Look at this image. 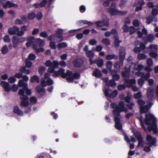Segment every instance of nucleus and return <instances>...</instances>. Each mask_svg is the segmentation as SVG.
Returning <instances> with one entry per match:
<instances>
[{"label":"nucleus","mask_w":158,"mask_h":158,"mask_svg":"<svg viewBox=\"0 0 158 158\" xmlns=\"http://www.w3.org/2000/svg\"><path fill=\"white\" fill-rule=\"evenodd\" d=\"M3 40L5 42H10V41L9 36L8 35H5L3 37Z\"/></svg>","instance_id":"obj_54"},{"label":"nucleus","mask_w":158,"mask_h":158,"mask_svg":"<svg viewBox=\"0 0 158 158\" xmlns=\"http://www.w3.org/2000/svg\"><path fill=\"white\" fill-rule=\"evenodd\" d=\"M35 56L34 54L31 53L28 56V58L27 59H28V60H35Z\"/></svg>","instance_id":"obj_57"},{"label":"nucleus","mask_w":158,"mask_h":158,"mask_svg":"<svg viewBox=\"0 0 158 158\" xmlns=\"http://www.w3.org/2000/svg\"><path fill=\"white\" fill-rule=\"evenodd\" d=\"M140 112L141 113H146L147 112L148 107V106L145 105L143 107H140Z\"/></svg>","instance_id":"obj_34"},{"label":"nucleus","mask_w":158,"mask_h":158,"mask_svg":"<svg viewBox=\"0 0 158 158\" xmlns=\"http://www.w3.org/2000/svg\"><path fill=\"white\" fill-rule=\"evenodd\" d=\"M13 112L14 113L19 116H23V111L17 106H14Z\"/></svg>","instance_id":"obj_21"},{"label":"nucleus","mask_w":158,"mask_h":158,"mask_svg":"<svg viewBox=\"0 0 158 158\" xmlns=\"http://www.w3.org/2000/svg\"><path fill=\"white\" fill-rule=\"evenodd\" d=\"M154 89L153 87L148 88L147 92V94L148 98L150 99L152 98L153 95Z\"/></svg>","instance_id":"obj_19"},{"label":"nucleus","mask_w":158,"mask_h":158,"mask_svg":"<svg viewBox=\"0 0 158 158\" xmlns=\"http://www.w3.org/2000/svg\"><path fill=\"white\" fill-rule=\"evenodd\" d=\"M111 34L114 35L115 37L117 36V33L115 29L112 30L111 31H107L105 33V35L106 37H109Z\"/></svg>","instance_id":"obj_26"},{"label":"nucleus","mask_w":158,"mask_h":158,"mask_svg":"<svg viewBox=\"0 0 158 158\" xmlns=\"http://www.w3.org/2000/svg\"><path fill=\"white\" fill-rule=\"evenodd\" d=\"M107 11L111 15H123L126 14V11H121L118 10L116 8V4L114 2L112 3L109 8L107 9Z\"/></svg>","instance_id":"obj_4"},{"label":"nucleus","mask_w":158,"mask_h":158,"mask_svg":"<svg viewBox=\"0 0 158 158\" xmlns=\"http://www.w3.org/2000/svg\"><path fill=\"white\" fill-rule=\"evenodd\" d=\"M35 17V14L34 12H32L29 14L28 15V18L30 20H32Z\"/></svg>","instance_id":"obj_58"},{"label":"nucleus","mask_w":158,"mask_h":158,"mask_svg":"<svg viewBox=\"0 0 158 158\" xmlns=\"http://www.w3.org/2000/svg\"><path fill=\"white\" fill-rule=\"evenodd\" d=\"M156 52H157L151 51L149 53V55L150 56L153 58L156 59L158 55Z\"/></svg>","instance_id":"obj_44"},{"label":"nucleus","mask_w":158,"mask_h":158,"mask_svg":"<svg viewBox=\"0 0 158 158\" xmlns=\"http://www.w3.org/2000/svg\"><path fill=\"white\" fill-rule=\"evenodd\" d=\"M85 54L87 56L89 57V58H93L94 55V53L91 50L87 51L85 52Z\"/></svg>","instance_id":"obj_35"},{"label":"nucleus","mask_w":158,"mask_h":158,"mask_svg":"<svg viewBox=\"0 0 158 158\" xmlns=\"http://www.w3.org/2000/svg\"><path fill=\"white\" fill-rule=\"evenodd\" d=\"M109 85L107 86H110L111 87H114L116 85V83L114 80H111L109 81Z\"/></svg>","instance_id":"obj_51"},{"label":"nucleus","mask_w":158,"mask_h":158,"mask_svg":"<svg viewBox=\"0 0 158 158\" xmlns=\"http://www.w3.org/2000/svg\"><path fill=\"white\" fill-rule=\"evenodd\" d=\"M46 69V68L42 66L39 67V73L41 75H42L43 73L45 71Z\"/></svg>","instance_id":"obj_56"},{"label":"nucleus","mask_w":158,"mask_h":158,"mask_svg":"<svg viewBox=\"0 0 158 158\" xmlns=\"http://www.w3.org/2000/svg\"><path fill=\"white\" fill-rule=\"evenodd\" d=\"M156 139H146L147 141V145H148L151 147L152 146L154 147L156 146L157 145L156 144Z\"/></svg>","instance_id":"obj_17"},{"label":"nucleus","mask_w":158,"mask_h":158,"mask_svg":"<svg viewBox=\"0 0 158 158\" xmlns=\"http://www.w3.org/2000/svg\"><path fill=\"white\" fill-rule=\"evenodd\" d=\"M18 85L20 87H23V89H22L23 90L24 94L25 91L27 94L29 95L31 94V90L27 88V83H24L23 80H20L19 81Z\"/></svg>","instance_id":"obj_10"},{"label":"nucleus","mask_w":158,"mask_h":158,"mask_svg":"<svg viewBox=\"0 0 158 158\" xmlns=\"http://www.w3.org/2000/svg\"><path fill=\"white\" fill-rule=\"evenodd\" d=\"M114 71L113 70L110 71L111 75H112V78L114 81H118L120 78L119 75L117 74H113V72Z\"/></svg>","instance_id":"obj_33"},{"label":"nucleus","mask_w":158,"mask_h":158,"mask_svg":"<svg viewBox=\"0 0 158 158\" xmlns=\"http://www.w3.org/2000/svg\"><path fill=\"white\" fill-rule=\"evenodd\" d=\"M149 48L151 51L158 52V45L156 44H152L150 45Z\"/></svg>","instance_id":"obj_30"},{"label":"nucleus","mask_w":158,"mask_h":158,"mask_svg":"<svg viewBox=\"0 0 158 158\" xmlns=\"http://www.w3.org/2000/svg\"><path fill=\"white\" fill-rule=\"evenodd\" d=\"M3 54H6L8 51V49L7 46L5 45L3 46L1 50Z\"/></svg>","instance_id":"obj_43"},{"label":"nucleus","mask_w":158,"mask_h":158,"mask_svg":"<svg viewBox=\"0 0 158 158\" xmlns=\"http://www.w3.org/2000/svg\"><path fill=\"white\" fill-rule=\"evenodd\" d=\"M36 91L40 94L42 95L45 92V90L43 88H41L40 86L37 87L36 88Z\"/></svg>","instance_id":"obj_32"},{"label":"nucleus","mask_w":158,"mask_h":158,"mask_svg":"<svg viewBox=\"0 0 158 158\" xmlns=\"http://www.w3.org/2000/svg\"><path fill=\"white\" fill-rule=\"evenodd\" d=\"M122 77H124L125 82L124 85H120L118 86V90H121L125 88V85L128 87H131L132 85L135 84L136 81L135 79L130 80L127 79L129 77V73L127 71L122 72Z\"/></svg>","instance_id":"obj_3"},{"label":"nucleus","mask_w":158,"mask_h":158,"mask_svg":"<svg viewBox=\"0 0 158 158\" xmlns=\"http://www.w3.org/2000/svg\"><path fill=\"white\" fill-rule=\"evenodd\" d=\"M97 43V41L95 39H92L90 40L89 42V44L91 45H94L96 44Z\"/></svg>","instance_id":"obj_60"},{"label":"nucleus","mask_w":158,"mask_h":158,"mask_svg":"<svg viewBox=\"0 0 158 158\" xmlns=\"http://www.w3.org/2000/svg\"><path fill=\"white\" fill-rule=\"evenodd\" d=\"M135 74L143 78L145 80H147L150 77V73H148L145 74L144 73L139 71L135 73Z\"/></svg>","instance_id":"obj_13"},{"label":"nucleus","mask_w":158,"mask_h":158,"mask_svg":"<svg viewBox=\"0 0 158 158\" xmlns=\"http://www.w3.org/2000/svg\"><path fill=\"white\" fill-rule=\"evenodd\" d=\"M48 39L55 42H59L62 41L63 39L62 35H58L57 34H52L49 36Z\"/></svg>","instance_id":"obj_11"},{"label":"nucleus","mask_w":158,"mask_h":158,"mask_svg":"<svg viewBox=\"0 0 158 158\" xmlns=\"http://www.w3.org/2000/svg\"><path fill=\"white\" fill-rule=\"evenodd\" d=\"M25 61H26V66L28 68H30L32 65V62L30 61L29 60H28V59H26Z\"/></svg>","instance_id":"obj_50"},{"label":"nucleus","mask_w":158,"mask_h":158,"mask_svg":"<svg viewBox=\"0 0 158 158\" xmlns=\"http://www.w3.org/2000/svg\"><path fill=\"white\" fill-rule=\"evenodd\" d=\"M157 121L156 119L152 114H149L146 115L144 122L146 125H149L148 128V130L149 131L152 130L155 133H158L157 126L155 123Z\"/></svg>","instance_id":"obj_2"},{"label":"nucleus","mask_w":158,"mask_h":158,"mask_svg":"<svg viewBox=\"0 0 158 158\" xmlns=\"http://www.w3.org/2000/svg\"><path fill=\"white\" fill-rule=\"evenodd\" d=\"M114 44L115 47L118 48L119 46V43L120 41L119 40L118 37L117 36L114 37Z\"/></svg>","instance_id":"obj_38"},{"label":"nucleus","mask_w":158,"mask_h":158,"mask_svg":"<svg viewBox=\"0 0 158 158\" xmlns=\"http://www.w3.org/2000/svg\"><path fill=\"white\" fill-rule=\"evenodd\" d=\"M124 102L123 101H120L118 103L115 109L113 110V114L115 116H120V113L123 112L127 113L128 110L124 106Z\"/></svg>","instance_id":"obj_5"},{"label":"nucleus","mask_w":158,"mask_h":158,"mask_svg":"<svg viewBox=\"0 0 158 158\" xmlns=\"http://www.w3.org/2000/svg\"><path fill=\"white\" fill-rule=\"evenodd\" d=\"M141 93L139 92L134 94V97L135 98L137 99L142 97Z\"/></svg>","instance_id":"obj_61"},{"label":"nucleus","mask_w":158,"mask_h":158,"mask_svg":"<svg viewBox=\"0 0 158 158\" xmlns=\"http://www.w3.org/2000/svg\"><path fill=\"white\" fill-rule=\"evenodd\" d=\"M27 40L28 42L26 43V45L27 47H28L31 46H32L33 48L37 52H43L44 49L42 48H37L34 45L35 40L34 38L33 37L29 36L27 38Z\"/></svg>","instance_id":"obj_6"},{"label":"nucleus","mask_w":158,"mask_h":158,"mask_svg":"<svg viewBox=\"0 0 158 158\" xmlns=\"http://www.w3.org/2000/svg\"><path fill=\"white\" fill-rule=\"evenodd\" d=\"M16 80L15 77H11L8 79V81L10 83H13L16 81Z\"/></svg>","instance_id":"obj_64"},{"label":"nucleus","mask_w":158,"mask_h":158,"mask_svg":"<svg viewBox=\"0 0 158 158\" xmlns=\"http://www.w3.org/2000/svg\"><path fill=\"white\" fill-rule=\"evenodd\" d=\"M134 133L136 138H141V135L139 132L136 130H134Z\"/></svg>","instance_id":"obj_46"},{"label":"nucleus","mask_w":158,"mask_h":158,"mask_svg":"<svg viewBox=\"0 0 158 158\" xmlns=\"http://www.w3.org/2000/svg\"><path fill=\"white\" fill-rule=\"evenodd\" d=\"M83 60L80 59H76L73 62L74 65L76 67H79L82 65Z\"/></svg>","instance_id":"obj_23"},{"label":"nucleus","mask_w":158,"mask_h":158,"mask_svg":"<svg viewBox=\"0 0 158 158\" xmlns=\"http://www.w3.org/2000/svg\"><path fill=\"white\" fill-rule=\"evenodd\" d=\"M27 30V27L26 26H24L21 27L20 28V31L19 30L18 33V36H22L24 34L25 31Z\"/></svg>","instance_id":"obj_24"},{"label":"nucleus","mask_w":158,"mask_h":158,"mask_svg":"<svg viewBox=\"0 0 158 158\" xmlns=\"http://www.w3.org/2000/svg\"><path fill=\"white\" fill-rule=\"evenodd\" d=\"M138 141L137 147L143 148L145 145H147V143L143 140V139H137Z\"/></svg>","instance_id":"obj_25"},{"label":"nucleus","mask_w":158,"mask_h":158,"mask_svg":"<svg viewBox=\"0 0 158 158\" xmlns=\"http://www.w3.org/2000/svg\"><path fill=\"white\" fill-rule=\"evenodd\" d=\"M144 3V2L143 1L140 2L139 1L138 2L137 5H135L137 6L135 9V11H137L139 10H141L142 8V6Z\"/></svg>","instance_id":"obj_29"},{"label":"nucleus","mask_w":158,"mask_h":158,"mask_svg":"<svg viewBox=\"0 0 158 158\" xmlns=\"http://www.w3.org/2000/svg\"><path fill=\"white\" fill-rule=\"evenodd\" d=\"M104 61L102 59L98 58L96 60V64L98 67H101L103 65Z\"/></svg>","instance_id":"obj_36"},{"label":"nucleus","mask_w":158,"mask_h":158,"mask_svg":"<svg viewBox=\"0 0 158 158\" xmlns=\"http://www.w3.org/2000/svg\"><path fill=\"white\" fill-rule=\"evenodd\" d=\"M117 94H118L117 91L116 90H114L110 95V96L111 98H114L117 96Z\"/></svg>","instance_id":"obj_63"},{"label":"nucleus","mask_w":158,"mask_h":158,"mask_svg":"<svg viewBox=\"0 0 158 158\" xmlns=\"http://www.w3.org/2000/svg\"><path fill=\"white\" fill-rule=\"evenodd\" d=\"M102 42L106 45H109L110 44V40L108 38L103 39L102 40Z\"/></svg>","instance_id":"obj_47"},{"label":"nucleus","mask_w":158,"mask_h":158,"mask_svg":"<svg viewBox=\"0 0 158 158\" xmlns=\"http://www.w3.org/2000/svg\"><path fill=\"white\" fill-rule=\"evenodd\" d=\"M119 117L115 116L114 118V120L115 123V128L118 130H120L122 129V126L121 123V121Z\"/></svg>","instance_id":"obj_14"},{"label":"nucleus","mask_w":158,"mask_h":158,"mask_svg":"<svg viewBox=\"0 0 158 158\" xmlns=\"http://www.w3.org/2000/svg\"><path fill=\"white\" fill-rule=\"evenodd\" d=\"M136 64H135L133 63H131V64H130V66H129V71H126H126H127L129 73V71L130 70H131V69H132V70H135V69H136Z\"/></svg>","instance_id":"obj_41"},{"label":"nucleus","mask_w":158,"mask_h":158,"mask_svg":"<svg viewBox=\"0 0 158 158\" xmlns=\"http://www.w3.org/2000/svg\"><path fill=\"white\" fill-rule=\"evenodd\" d=\"M25 38L24 37L19 38L17 36H14L12 38V43L13 46L14 48H16L18 47L20 44L25 40Z\"/></svg>","instance_id":"obj_9"},{"label":"nucleus","mask_w":158,"mask_h":158,"mask_svg":"<svg viewBox=\"0 0 158 158\" xmlns=\"http://www.w3.org/2000/svg\"><path fill=\"white\" fill-rule=\"evenodd\" d=\"M113 64L112 62L111 61H108L106 64V66L107 69L109 71H112L111 70L112 66Z\"/></svg>","instance_id":"obj_40"},{"label":"nucleus","mask_w":158,"mask_h":158,"mask_svg":"<svg viewBox=\"0 0 158 158\" xmlns=\"http://www.w3.org/2000/svg\"><path fill=\"white\" fill-rule=\"evenodd\" d=\"M139 60H142L145 59L146 56L144 54L139 53L137 56Z\"/></svg>","instance_id":"obj_45"},{"label":"nucleus","mask_w":158,"mask_h":158,"mask_svg":"<svg viewBox=\"0 0 158 158\" xmlns=\"http://www.w3.org/2000/svg\"><path fill=\"white\" fill-rule=\"evenodd\" d=\"M59 63L57 61L54 60L52 62V67L55 69L58 68Z\"/></svg>","instance_id":"obj_48"},{"label":"nucleus","mask_w":158,"mask_h":158,"mask_svg":"<svg viewBox=\"0 0 158 158\" xmlns=\"http://www.w3.org/2000/svg\"><path fill=\"white\" fill-rule=\"evenodd\" d=\"M147 63L148 66H152L153 64L152 60L151 58H148L147 59Z\"/></svg>","instance_id":"obj_55"},{"label":"nucleus","mask_w":158,"mask_h":158,"mask_svg":"<svg viewBox=\"0 0 158 158\" xmlns=\"http://www.w3.org/2000/svg\"><path fill=\"white\" fill-rule=\"evenodd\" d=\"M30 81L31 82L33 83L35 81H36L37 83H39L40 82L39 78L38 76L34 75L33 77H31Z\"/></svg>","instance_id":"obj_37"},{"label":"nucleus","mask_w":158,"mask_h":158,"mask_svg":"<svg viewBox=\"0 0 158 158\" xmlns=\"http://www.w3.org/2000/svg\"><path fill=\"white\" fill-rule=\"evenodd\" d=\"M67 44L65 43H62L57 45V48L59 50H60L62 48L66 47Z\"/></svg>","instance_id":"obj_42"},{"label":"nucleus","mask_w":158,"mask_h":158,"mask_svg":"<svg viewBox=\"0 0 158 158\" xmlns=\"http://www.w3.org/2000/svg\"><path fill=\"white\" fill-rule=\"evenodd\" d=\"M123 60H120L119 61H117L115 62L114 64V68L116 69L114 70L115 72L119 71L121 67L123 65Z\"/></svg>","instance_id":"obj_15"},{"label":"nucleus","mask_w":158,"mask_h":158,"mask_svg":"<svg viewBox=\"0 0 158 158\" xmlns=\"http://www.w3.org/2000/svg\"><path fill=\"white\" fill-rule=\"evenodd\" d=\"M125 56V48L123 47H121L120 48L119 57V59L120 60L124 61Z\"/></svg>","instance_id":"obj_20"},{"label":"nucleus","mask_w":158,"mask_h":158,"mask_svg":"<svg viewBox=\"0 0 158 158\" xmlns=\"http://www.w3.org/2000/svg\"><path fill=\"white\" fill-rule=\"evenodd\" d=\"M50 74L48 73H46L44 76V79L46 80L47 84L51 85L53 84V81L49 78Z\"/></svg>","instance_id":"obj_18"},{"label":"nucleus","mask_w":158,"mask_h":158,"mask_svg":"<svg viewBox=\"0 0 158 158\" xmlns=\"http://www.w3.org/2000/svg\"><path fill=\"white\" fill-rule=\"evenodd\" d=\"M154 39V35L152 34H149L147 37V40L149 42H152Z\"/></svg>","instance_id":"obj_52"},{"label":"nucleus","mask_w":158,"mask_h":158,"mask_svg":"<svg viewBox=\"0 0 158 158\" xmlns=\"http://www.w3.org/2000/svg\"><path fill=\"white\" fill-rule=\"evenodd\" d=\"M93 74L94 76L97 78L100 77L101 76V72L98 69H95L94 71Z\"/></svg>","instance_id":"obj_31"},{"label":"nucleus","mask_w":158,"mask_h":158,"mask_svg":"<svg viewBox=\"0 0 158 158\" xmlns=\"http://www.w3.org/2000/svg\"><path fill=\"white\" fill-rule=\"evenodd\" d=\"M127 0H121L119 6L121 8L123 7L126 5Z\"/></svg>","instance_id":"obj_59"},{"label":"nucleus","mask_w":158,"mask_h":158,"mask_svg":"<svg viewBox=\"0 0 158 158\" xmlns=\"http://www.w3.org/2000/svg\"><path fill=\"white\" fill-rule=\"evenodd\" d=\"M19 94L21 95L20 98L22 100L21 105L24 107L27 106L29 105V102L28 101V98L26 96L24 95V91L22 89H19Z\"/></svg>","instance_id":"obj_7"},{"label":"nucleus","mask_w":158,"mask_h":158,"mask_svg":"<svg viewBox=\"0 0 158 158\" xmlns=\"http://www.w3.org/2000/svg\"><path fill=\"white\" fill-rule=\"evenodd\" d=\"M55 69L52 67H49L48 69V72L49 73H53L54 76H61L63 78L67 77V81L68 82H72L74 79H77L79 78L80 75L78 73H75L72 74V72L69 70H67L65 74L64 73V70L61 69L58 71H55Z\"/></svg>","instance_id":"obj_1"},{"label":"nucleus","mask_w":158,"mask_h":158,"mask_svg":"<svg viewBox=\"0 0 158 158\" xmlns=\"http://www.w3.org/2000/svg\"><path fill=\"white\" fill-rule=\"evenodd\" d=\"M1 85L5 89L6 91L9 92L10 91L11 89L8 82L4 81H2L1 83Z\"/></svg>","instance_id":"obj_16"},{"label":"nucleus","mask_w":158,"mask_h":158,"mask_svg":"<svg viewBox=\"0 0 158 158\" xmlns=\"http://www.w3.org/2000/svg\"><path fill=\"white\" fill-rule=\"evenodd\" d=\"M131 97V94L128 93L127 94V96L125 98V102L127 103L130 102Z\"/></svg>","instance_id":"obj_49"},{"label":"nucleus","mask_w":158,"mask_h":158,"mask_svg":"<svg viewBox=\"0 0 158 158\" xmlns=\"http://www.w3.org/2000/svg\"><path fill=\"white\" fill-rule=\"evenodd\" d=\"M17 5L15 4L10 1H8L6 4L3 6V7L5 8H6L7 7L10 8L12 7H17Z\"/></svg>","instance_id":"obj_27"},{"label":"nucleus","mask_w":158,"mask_h":158,"mask_svg":"<svg viewBox=\"0 0 158 158\" xmlns=\"http://www.w3.org/2000/svg\"><path fill=\"white\" fill-rule=\"evenodd\" d=\"M102 17L103 19V21H98L96 22L95 23L98 27H101L104 26H105L107 27L109 26V19H108L107 16L103 14L102 15Z\"/></svg>","instance_id":"obj_8"},{"label":"nucleus","mask_w":158,"mask_h":158,"mask_svg":"<svg viewBox=\"0 0 158 158\" xmlns=\"http://www.w3.org/2000/svg\"><path fill=\"white\" fill-rule=\"evenodd\" d=\"M154 18V17L150 16L147 18V23L148 24H149L150 23L153 21V19Z\"/></svg>","instance_id":"obj_62"},{"label":"nucleus","mask_w":158,"mask_h":158,"mask_svg":"<svg viewBox=\"0 0 158 158\" xmlns=\"http://www.w3.org/2000/svg\"><path fill=\"white\" fill-rule=\"evenodd\" d=\"M137 33L139 37V38H141L143 36L142 34L146 35L147 33V32L146 30L144 28H143L142 29V33L139 31H138Z\"/></svg>","instance_id":"obj_39"},{"label":"nucleus","mask_w":158,"mask_h":158,"mask_svg":"<svg viewBox=\"0 0 158 158\" xmlns=\"http://www.w3.org/2000/svg\"><path fill=\"white\" fill-rule=\"evenodd\" d=\"M77 24L80 25H82L84 24H87L90 26L93 24V23L91 22H89L86 20H82L79 21L77 22Z\"/></svg>","instance_id":"obj_22"},{"label":"nucleus","mask_w":158,"mask_h":158,"mask_svg":"<svg viewBox=\"0 0 158 158\" xmlns=\"http://www.w3.org/2000/svg\"><path fill=\"white\" fill-rule=\"evenodd\" d=\"M19 28L15 26L10 27L8 30V33L10 35H18Z\"/></svg>","instance_id":"obj_12"},{"label":"nucleus","mask_w":158,"mask_h":158,"mask_svg":"<svg viewBox=\"0 0 158 158\" xmlns=\"http://www.w3.org/2000/svg\"><path fill=\"white\" fill-rule=\"evenodd\" d=\"M118 58V56L115 55V54H113L111 55H108L106 56V59L107 60H109L112 59L116 60Z\"/></svg>","instance_id":"obj_28"},{"label":"nucleus","mask_w":158,"mask_h":158,"mask_svg":"<svg viewBox=\"0 0 158 158\" xmlns=\"http://www.w3.org/2000/svg\"><path fill=\"white\" fill-rule=\"evenodd\" d=\"M144 83V81L142 78H139L138 80V83L139 86L141 87Z\"/></svg>","instance_id":"obj_53"}]
</instances>
